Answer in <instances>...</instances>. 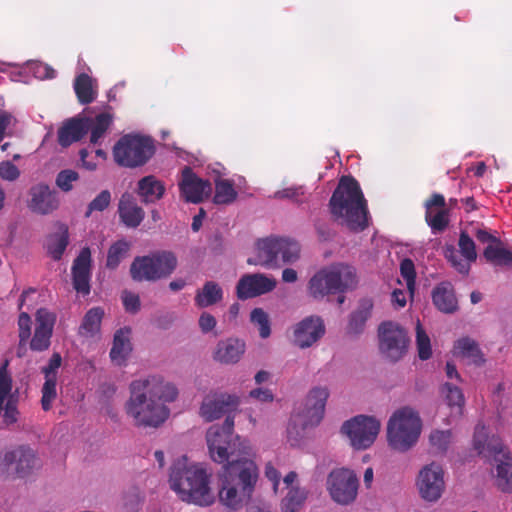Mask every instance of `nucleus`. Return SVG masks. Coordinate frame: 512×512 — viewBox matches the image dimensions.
Instances as JSON below:
<instances>
[{"label": "nucleus", "mask_w": 512, "mask_h": 512, "mask_svg": "<svg viewBox=\"0 0 512 512\" xmlns=\"http://www.w3.org/2000/svg\"><path fill=\"white\" fill-rule=\"evenodd\" d=\"M453 439V433L450 429L433 430L429 436V442L434 448H447Z\"/></svg>", "instance_id": "nucleus-52"}, {"label": "nucleus", "mask_w": 512, "mask_h": 512, "mask_svg": "<svg viewBox=\"0 0 512 512\" xmlns=\"http://www.w3.org/2000/svg\"><path fill=\"white\" fill-rule=\"evenodd\" d=\"M223 299V290L221 286L214 281H207L202 289L198 290L194 301L199 308H206L217 304Z\"/></svg>", "instance_id": "nucleus-33"}, {"label": "nucleus", "mask_w": 512, "mask_h": 512, "mask_svg": "<svg viewBox=\"0 0 512 512\" xmlns=\"http://www.w3.org/2000/svg\"><path fill=\"white\" fill-rule=\"evenodd\" d=\"M18 410L15 402L8 400L4 407L3 419L6 424H13L17 421Z\"/></svg>", "instance_id": "nucleus-59"}, {"label": "nucleus", "mask_w": 512, "mask_h": 512, "mask_svg": "<svg viewBox=\"0 0 512 512\" xmlns=\"http://www.w3.org/2000/svg\"><path fill=\"white\" fill-rule=\"evenodd\" d=\"M420 498L429 503L437 502L445 491L444 469L436 462L423 466L415 482Z\"/></svg>", "instance_id": "nucleus-14"}, {"label": "nucleus", "mask_w": 512, "mask_h": 512, "mask_svg": "<svg viewBox=\"0 0 512 512\" xmlns=\"http://www.w3.org/2000/svg\"><path fill=\"white\" fill-rule=\"evenodd\" d=\"M358 487L359 480L350 469H335L327 478L328 492L331 498L340 505L353 503L358 495Z\"/></svg>", "instance_id": "nucleus-13"}, {"label": "nucleus", "mask_w": 512, "mask_h": 512, "mask_svg": "<svg viewBox=\"0 0 512 512\" xmlns=\"http://www.w3.org/2000/svg\"><path fill=\"white\" fill-rule=\"evenodd\" d=\"M79 174L71 169L60 171L56 177V185L64 192H69L73 188V182L77 181Z\"/></svg>", "instance_id": "nucleus-53"}, {"label": "nucleus", "mask_w": 512, "mask_h": 512, "mask_svg": "<svg viewBox=\"0 0 512 512\" xmlns=\"http://www.w3.org/2000/svg\"><path fill=\"white\" fill-rule=\"evenodd\" d=\"M459 252L465 260L471 264L477 259L476 246L473 239L468 235L467 232L461 231L458 240Z\"/></svg>", "instance_id": "nucleus-45"}, {"label": "nucleus", "mask_w": 512, "mask_h": 512, "mask_svg": "<svg viewBox=\"0 0 512 512\" xmlns=\"http://www.w3.org/2000/svg\"><path fill=\"white\" fill-rule=\"evenodd\" d=\"M276 287V280L264 274H246L240 278L236 286V294L240 300L254 298Z\"/></svg>", "instance_id": "nucleus-21"}, {"label": "nucleus", "mask_w": 512, "mask_h": 512, "mask_svg": "<svg viewBox=\"0 0 512 512\" xmlns=\"http://www.w3.org/2000/svg\"><path fill=\"white\" fill-rule=\"evenodd\" d=\"M300 195L299 189L285 188L274 193L276 199H295Z\"/></svg>", "instance_id": "nucleus-64"}, {"label": "nucleus", "mask_w": 512, "mask_h": 512, "mask_svg": "<svg viewBox=\"0 0 512 512\" xmlns=\"http://www.w3.org/2000/svg\"><path fill=\"white\" fill-rule=\"evenodd\" d=\"M483 256L494 266L512 267V251L505 248L501 240L496 245H487Z\"/></svg>", "instance_id": "nucleus-35"}, {"label": "nucleus", "mask_w": 512, "mask_h": 512, "mask_svg": "<svg viewBox=\"0 0 512 512\" xmlns=\"http://www.w3.org/2000/svg\"><path fill=\"white\" fill-rule=\"evenodd\" d=\"M245 352V343L239 339L221 340L216 346L214 359L223 364L237 363Z\"/></svg>", "instance_id": "nucleus-28"}, {"label": "nucleus", "mask_w": 512, "mask_h": 512, "mask_svg": "<svg viewBox=\"0 0 512 512\" xmlns=\"http://www.w3.org/2000/svg\"><path fill=\"white\" fill-rule=\"evenodd\" d=\"M30 199L28 208L40 215H47L59 207L57 192L51 190L47 184L39 183L29 190Z\"/></svg>", "instance_id": "nucleus-22"}, {"label": "nucleus", "mask_w": 512, "mask_h": 512, "mask_svg": "<svg viewBox=\"0 0 512 512\" xmlns=\"http://www.w3.org/2000/svg\"><path fill=\"white\" fill-rule=\"evenodd\" d=\"M445 198L442 194L434 193L431 197L426 201L425 208L426 212H433V207H438L440 209H445Z\"/></svg>", "instance_id": "nucleus-60"}, {"label": "nucleus", "mask_w": 512, "mask_h": 512, "mask_svg": "<svg viewBox=\"0 0 512 512\" xmlns=\"http://www.w3.org/2000/svg\"><path fill=\"white\" fill-rule=\"evenodd\" d=\"M35 318L36 327L29 346L32 351L43 352L48 350L51 345L56 314L47 308H40L37 310Z\"/></svg>", "instance_id": "nucleus-19"}, {"label": "nucleus", "mask_w": 512, "mask_h": 512, "mask_svg": "<svg viewBox=\"0 0 512 512\" xmlns=\"http://www.w3.org/2000/svg\"><path fill=\"white\" fill-rule=\"evenodd\" d=\"M212 473L202 463L189 462L186 456L174 461L169 485L180 500L198 506H210L215 496L210 487Z\"/></svg>", "instance_id": "nucleus-3"}, {"label": "nucleus", "mask_w": 512, "mask_h": 512, "mask_svg": "<svg viewBox=\"0 0 512 512\" xmlns=\"http://www.w3.org/2000/svg\"><path fill=\"white\" fill-rule=\"evenodd\" d=\"M111 203V192L109 190H102L89 204L85 217H90L95 211H104Z\"/></svg>", "instance_id": "nucleus-50"}, {"label": "nucleus", "mask_w": 512, "mask_h": 512, "mask_svg": "<svg viewBox=\"0 0 512 512\" xmlns=\"http://www.w3.org/2000/svg\"><path fill=\"white\" fill-rule=\"evenodd\" d=\"M238 193L234 188V182L229 179L215 180V194L213 202L217 205H229L237 199Z\"/></svg>", "instance_id": "nucleus-36"}, {"label": "nucleus", "mask_w": 512, "mask_h": 512, "mask_svg": "<svg viewBox=\"0 0 512 512\" xmlns=\"http://www.w3.org/2000/svg\"><path fill=\"white\" fill-rule=\"evenodd\" d=\"M328 397L327 387H314L309 391L303 410L292 415L287 427V439L292 447L300 444L308 430L321 422Z\"/></svg>", "instance_id": "nucleus-6"}, {"label": "nucleus", "mask_w": 512, "mask_h": 512, "mask_svg": "<svg viewBox=\"0 0 512 512\" xmlns=\"http://www.w3.org/2000/svg\"><path fill=\"white\" fill-rule=\"evenodd\" d=\"M240 405V397L225 392H211L205 396L200 407L201 416L208 422L232 414Z\"/></svg>", "instance_id": "nucleus-16"}, {"label": "nucleus", "mask_w": 512, "mask_h": 512, "mask_svg": "<svg viewBox=\"0 0 512 512\" xmlns=\"http://www.w3.org/2000/svg\"><path fill=\"white\" fill-rule=\"evenodd\" d=\"M473 448H503L499 436L491 434L484 425L477 424L473 435Z\"/></svg>", "instance_id": "nucleus-40"}, {"label": "nucleus", "mask_w": 512, "mask_h": 512, "mask_svg": "<svg viewBox=\"0 0 512 512\" xmlns=\"http://www.w3.org/2000/svg\"><path fill=\"white\" fill-rule=\"evenodd\" d=\"M265 476L273 482V489L277 492L280 483V473L271 463H268L265 467Z\"/></svg>", "instance_id": "nucleus-63"}, {"label": "nucleus", "mask_w": 512, "mask_h": 512, "mask_svg": "<svg viewBox=\"0 0 512 512\" xmlns=\"http://www.w3.org/2000/svg\"><path fill=\"white\" fill-rule=\"evenodd\" d=\"M307 492L299 486L289 488L287 494L281 501L282 512H298L305 503Z\"/></svg>", "instance_id": "nucleus-39"}, {"label": "nucleus", "mask_w": 512, "mask_h": 512, "mask_svg": "<svg viewBox=\"0 0 512 512\" xmlns=\"http://www.w3.org/2000/svg\"><path fill=\"white\" fill-rule=\"evenodd\" d=\"M234 431V416L226 417L221 426L215 425L208 429L206 440L208 448H229Z\"/></svg>", "instance_id": "nucleus-27"}, {"label": "nucleus", "mask_w": 512, "mask_h": 512, "mask_svg": "<svg viewBox=\"0 0 512 512\" xmlns=\"http://www.w3.org/2000/svg\"><path fill=\"white\" fill-rule=\"evenodd\" d=\"M444 256L451 263V265L461 274L467 275L470 271V264L461 258L459 252L453 245H446L444 247Z\"/></svg>", "instance_id": "nucleus-46"}, {"label": "nucleus", "mask_w": 512, "mask_h": 512, "mask_svg": "<svg viewBox=\"0 0 512 512\" xmlns=\"http://www.w3.org/2000/svg\"><path fill=\"white\" fill-rule=\"evenodd\" d=\"M476 239L481 243H487L488 245H496L500 243V238L492 235L485 229H477L475 233Z\"/></svg>", "instance_id": "nucleus-61"}, {"label": "nucleus", "mask_w": 512, "mask_h": 512, "mask_svg": "<svg viewBox=\"0 0 512 512\" xmlns=\"http://www.w3.org/2000/svg\"><path fill=\"white\" fill-rule=\"evenodd\" d=\"M425 219L433 232H441L449 224L448 211L446 209H439L436 213L426 212Z\"/></svg>", "instance_id": "nucleus-48"}, {"label": "nucleus", "mask_w": 512, "mask_h": 512, "mask_svg": "<svg viewBox=\"0 0 512 512\" xmlns=\"http://www.w3.org/2000/svg\"><path fill=\"white\" fill-rule=\"evenodd\" d=\"M198 324L202 333L206 334L216 327L217 321L212 314L203 312L199 317Z\"/></svg>", "instance_id": "nucleus-58"}, {"label": "nucleus", "mask_w": 512, "mask_h": 512, "mask_svg": "<svg viewBox=\"0 0 512 512\" xmlns=\"http://www.w3.org/2000/svg\"><path fill=\"white\" fill-rule=\"evenodd\" d=\"M416 347L421 360H428L432 356L431 341L420 321L416 325Z\"/></svg>", "instance_id": "nucleus-44"}, {"label": "nucleus", "mask_w": 512, "mask_h": 512, "mask_svg": "<svg viewBox=\"0 0 512 512\" xmlns=\"http://www.w3.org/2000/svg\"><path fill=\"white\" fill-rule=\"evenodd\" d=\"M374 304L371 298H363L359 301L355 311L349 317L347 333L359 335L364 331L367 320L371 317Z\"/></svg>", "instance_id": "nucleus-29"}, {"label": "nucleus", "mask_w": 512, "mask_h": 512, "mask_svg": "<svg viewBox=\"0 0 512 512\" xmlns=\"http://www.w3.org/2000/svg\"><path fill=\"white\" fill-rule=\"evenodd\" d=\"M422 431V420L419 413L409 406L395 410L390 416L386 435L391 448L413 447Z\"/></svg>", "instance_id": "nucleus-8"}, {"label": "nucleus", "mask_w": 512, "mask_h": 512, "mask_svg": "<svg viewBox=\"0 0 512 512\" xmlns=\"http://www.w3.org/2000/svg\"><path fill=\"white\" fill-rule=\"evenodd\" d=\"M378 331L380 351L393 362L400 360L409 345L406 330L397 323L387 321L379 326Z\"/></svg>", "instance_id": "nucleus-15"}, {"label": "nucleus", "mask_w": 512, "mask_h": 512, "mask_svg": "<svg viewBox=\"0 0 512 512\" xmlns=\"http://www.w3.org/2000/svg\"><path fill=\"white\" fill-rule=\"evenodd\" d=\"M177 263V257L173 252L155 251L135 257L130 265V275L137 282H154L169 277L176 269Z\"/></svg>", "instance_id": "nucleus-9"}, {"label": "nucleus", "mask_w": 512, "mask_h": 512, "mask_svg": "<svg viewBox=\"0 0 512 512\" xmlns=\"http://www.w3.org/2000/svg\"><path fill=\"white\" fill-rule=\"evenodd\" d=\"M131 333V328L125 326L116 330L114 334L109 355L112 362L119 366L125 364L128 356L132 352Z\"/></svg>", "instance_id": "nucleus-26"}, {"label": "nucleus", "mask_w": 512, "mask_h": 512, "mask_svg": "<svg viewBox=\"0 0 512 512\" xmlns=\"http://www.w3.org/2000/svg\"><path fill=\"white\" fill-rule=\"evenodd\" d=\"M69 244L68 228L66 226L61 227L59 233H55L49 236L47 240L48 254L55 261L62 258L64 251Z\"/></svg>", "instance_id": "nucleus-38"}, {"label": "nucleus", "mask_w": 512, "mask_h": 512, "mask_svg": "<svg viewBox=\"0 0 512 512\" xmlns=\"http://www.w3.org/2000/svg\"><path fill=\"white\" fill-rule=\"evenodd\" d=\"M400 272L404 280L406 281L407 288L410 292H413L415 286V266L411 259L405 258L400 264Z\"/></svg>", "instance_id": "nucleus-54"}, {"label": "nucleus", "mask_w": 512, "mask_h": 512, "mask_svg": "<svg viewBox=\"0 0 512 512\" xmlns=\"http://www.w3.org/2000/svg\"><path fill=\"white\" fill-rule=\"evenodd\" d=\"M249 396L261 402L273 401V394L269 389L256 388L250 391Z\"/></svg>", "instance_id": "nucleus-62"}, {"label": "nucleus", "mask_w": 512, "mask_h": 512, "mask_svg": "<svg viewBox=\"0 0 512 512\" xmlns=\"http://www.w3.org/2000/svg\"><path fill=\"white\" fill-rule=\"evenodd\" d=\"M130 250V243L126 240H118L113 243L107 253L106 267L114 270L121 261L127 256Z\"/></svg>", "instance_id": "nucleus-42"}, {"label": "nucleus", "mask_w": 512, "mask_h": 512, "mask_svg": "<svg viewBox=\"0 0 512 512\" xmlns=\"http://www.w3.org/2000/svg\"><path fill=\"white\" fill-rule=\"evenodd\" d=\"M31 317L26 312H21L18 317V330L20 339V348H25L31 336Z\"/></svg>", "instance_id": "nucleus-51"}, {"label": "nucleus", "mask_w": 512, "mask_h": 512, "mask_svg": "<svg viewBox=\"0 0 512 512\" xmlns=\"http://www.w3.org/2000/svg\"><path fill=\"white\" fill-rule=\"evenodd\" d=\"M181 197L189 203H200L211 192V184L196 175L190 166L181 170V179L178 183Z\"/></svg>", "instance_id": "nucleus-18"}, {"label": "nucleus", "mask_w": 512, "mask_h": 512, "mask_svg": "<svg viewBox=\"0 0 512 512\" xmlns=\"http://www.w3.org/2000/svg\"><path fill=\"white\" fill-rule=\"evenodd\" d=\"M432 300L441 312L453 313L457 310V299L452 285L448 282H442L433 289Z\"/></svg>", "instance_id": "nucleus-31"}, {"label": "nucleus", "mask_w": 512, "mask_h": 512, "mask_svg": "<svg viewBox=\"0 0 512 512\" xmlns=\"http://www.w3.org/2000/svg\"><path fill=\"white\" fill-rule=\"evenodd\" d=\"M73 87L76 97L82 105L90 104L97 98L96 80L86 73H81L75 78Z\"/></svg>", "instance_id": "nucleus-32"}, {"label": "nucleus", "mask_w": 512, "mask_h": 512, "mask_svg": "<svg viewBox=\"0 0 512 512\" xmlns=\"http://www.w3.org/2000/svg\"><path fill=\"white\" fill-rule=\"evenodd\" d=\"M486 456L493 468L495 487L502 493L512 494V456L508 450H488Z\"/></svg>", "instance_id": "nucleus-17"}, {"label": "nucleus", "mask_w": 512, "mask_h": 512, "mask_svg": "<svg viewBox=\"0 0 512 512\" xmlns=\"http://www.w3.org/2000/svg\"><path fill=\"white\" fill-rule=\"evenodd\" d=\"M211 459L222 465L219 501L231 510H240L252 498L260 479L256 462L242 450H210Z\"/></svg>", "instance_id": "nucleus-2"}, {"label": "nucleus", "mask_w": 512, "mask_h": 512, "mask_svg": "<svg viewBox=\"0 0 512 512\" xmlns=\"http://www.w3.org/2000/svg\"><path fill=\"white\" fill-rule=\"evenodd\" d=\"M332 218L352 232L365 230L368 223V205L358 181L342 176L329 200Z\"/></svg>", "instance_id": "nucleus-4"}, {"label": "nucleus", "mask_w": 512, "mask_h": 512, "mask_svg": "<svg viewBox=\"0 0 512 512\" xmlns=\"http://www.w3.org/2000/svg\"><path fill=\"white\" fill-rule=\"evenodd\" d=\"M105 315L102 307H93L89 309L79 327V334L85 337H94L100 332L101 323Z\"/></svg>", "instance_id": "nucleus-34"}, {"label": "nucleus", "mask_w": 512, "mask_h": 512, "mask_svg": "<svg viewBox=\"0 0 512 512\" xmlns=\"http://www.w3.org/2000/svg\"><path fill=\"white\" fill-rule=\"evenodd\" d=\"M251 322L258 326L261 338H268L271 334V327L268 314L262 308H254L250 314Z\"/></svg>", "instance_id": "nucleus-47"}, {"label": "nucleus", "mask_w": 512, "mask_h": 512, "mask_svg": "<svg viewBox=\"0 0 512 512\" xmlns=\"http://www.w3.org/2000/svg\"><path fill=\"white\" fill-rule=\"evenodd\" d=\"M121 298L126 312L135 314L140 310L141 303L137 294L125 290L123 291Z\"/></svg>", "instance_id": "nucleus-55"}, {"label": "nucleus", "mask_w": 512, "mask_h": 512, "mask_svg": "<svg viewBox=\"0 0 512 512\" xmlns=\"http://www.w3.org/2000/svg\"><path fill=\"white\" fill-rule=\"evenodd\" d=\"M154 153L155 147L152 139L139 135H124L113 148L115 162L128 168L146 164Z\"/></svg>", "instance_id": "nucleus-10"}, {"label": "nucleus", "mask_w": 512, "mask_h": 512, "mask_svg": "<svg viewBox=\"0 0 512 512\" xmlns=\"http://www.w3.org/2000/svg\"><path fill=\"white\" fill-rule=\"evenodd\" d=\"M57 378H45V382L42 387V398L41 405L44 411H49L52 407L53 401L56 399Z\"/></svg>", "instance_id": "nucleus-49"}, {"label": "nucleus", "mask_w": 512, "mask_h": 512, "mask_svg": "<svg viewBox=\"0 0 512 512\" xmlns=\"http://www.w3.org/2000/svg\"><path fill=\"white\" fill-rule=\"evenodd\" d=\"M325 334V325L319 316H308L297 323L293 330V341L301 349L309 348Z\"/></svg>", "instance_id": "nucleus-20"}, {"label": "nucleus", "mask_w": 512, "mask_h": 512, "mask_svg": "<svg viewBox=\"0 0 512 512\" xmlns=\"http://www.w3.org/2000/svg\"><path fill=\"white\" fill-rule=\"evenodd\" d=\"M441 393L447 405L452 409H456L457 414H461L465 402L461 389L451 383H445L441 387Z\"/></svg>", "instance_id": "nucleus-43"}, {"label": "nucleus", "mask_w": 512, "mask_h": 512, "mask_svg": "<svg viewBox=\"0 0 512 512\" xmlns=\"http://www.w3.org/2000/svg\"><path fill=\"white\" fill-rule=\"evenodd\" d=\"M356 269L348 264L336 263L317 271L309 280L310 297L322 300L328 295L343 294L357 286Z\"/></svg>", "instance_id": "nucleus-5"}, {"label": "nucleus", "mask_w": 512, "mask_h": 512, "mask_svg": "<svg viewBox=\"0 0 512 512\" xmlns=\"http://www.w3.org/2000/svg\"><path fill=\"white\" fill-rule=\"evenodd\" d=\"M118 213L122 223L129 228L138 227L145 217L144 210L128 192L122 194L119 200Z\"/></svg>", "instance_id": "nucleus-24"}, {"label": "nucleus", "mask_w": 512, "mask_h": 512, "mask_svg": "<svg viewBox=\"0 0 512 512\" xmlns=\"http://www.w3.org/2000/svg\"><path fill=\"white\" fill-rule=\"evenodd\" d=\"M137 193L143 203H155L164 196L165 185L154 175H148L138 181Z\"/></svg>", "instance_id": "nucleus-30"}, {"label": "nucleus", "mask_w": 512, "mask_h": 512, "mask_svg": "<svg viewBox=\"0 0 512 512\" xmlns=\"http://www.w3.org/2000/svg\"><path fill=\"white\" fill-rule=\"evenodd\" d=\"M91 251L81 249L72 266V284L77 293L86 296L90 293Z\"/></svg>", "instance_id": "nucleus-23"}, {"label": "nucleus", "mask_w": 512, "mask_h": 512, "mask_svg": "<svg viewBox=\"0 0 512 512\" xmlns=\"http://www.w3.org/2000/svg\"><path fill=\"white\" fill-rule=\"evenodd\" d=\"M300 257L297 241L284 237H267L256 242V256L249 258L250 265L278 268L282 264H292Z\"/></svg>", "instance_id": "nucleus-7"}, {"label": "nucleus", "mask_w": 512, "mask_h": 512, "mask_svg": "<svg viewBox=\"0 0 512 512\" xmlns=\"http://www.w3.org/2000/svg\"><path fill=\"white\" fill-rule=\"evenodd\" d=\"M454 349L456 354L471 359L473 363L477 365L485 361L478 344L469 337L458 339L454 345Z\"/></svg>", "instance_id": "nucleus-37"}, {"label": "nucleus", "mask_w": 512, "mask_h": 512, "mask_svg": "<svg viewBox=\"0 0 512 512\" xmlns=\"http://www.w3.org/2000/svg\"><path fill=\"white\" fill-rule=\"evenodd\" d=\"M85 119L88 120L89 131L91 132L90 142L97 144L111 126L112 116L104 112L98 114L94 119Z\"/></svg>", "instance_id": "nucleus-41"}, {"label": "nucleus", "mask_w": 512, "mask_h": 512, "mask_svg": "<svg viewBox=\"0 0 512 512\" xmlns=\"http://www.w3.org/2000/svg\"><path fill=\"white\" fill-rule=\"evenodd\" d=\"M20 176V171L16 165L10 161L0 163V177L7 181H15Z\"/></svg>", "instance_id": "nucleus-56"}, {"label": "nucleus", "mask_w": 512, "mask_h": 512, "mask_svg": "<svg viewBox=\"0 0 512 512\" xmlns=\"http://www.w3.org/2000/svg\"><path fill=\"white\" fill-rule=\"evenodd\" d=\"M89 131L88 120L85 118H71L58 130V142L62 147L81 140Z\"/></svg>", "instance_id": "nucleus-25"}, {"label": "nucleus", "mask_w": 512, "mask_h": 512, "mask_svg": "<svg viewBox=\"0 0 512 512\" xmlns=\"http://www.w3.org/2000/svg\"><path fill=\"white\" fill-rule=\"evenodd\" d=\"M62 357L59 353H54L47 366L42 368L45 378H57V370L61 366Z\"/></svg>", "instance_id": "nucleus-57"}, {"label": "nucleus", "mask_w": 512, "mask_h": 512, "mask_svg": "<svg viewBox=\"0 0 512 512\" xmlns=\"http://www.w3.org/2000/svg\"><path fill=\"white\" fill-rule=\"evenodd\" d=\"M380 428L381 423L376 417L361 414L346 420L341 426V432L349 438L353 448H370Z\"/></svg>", "instance_id": "nucleus-11"}, {"label": "nucleus", "mask_w": 512, "mask_h": 512, "mask_svg": "<svg viewBox=\"0 0 512 512\" xmlns=\"http://www.w3.org/2000/svg\"><path fill=\"white\" fill-rule=\"evenodd\" d=\"M40 467L34 450H10L0 460V474L5 479L25 478Z\"/></svg>", "instance_id": "nucleus-12"}, {"label": "nucleus", "mask_w": 512, "mask_h": 512, "mask_svg": "<svg viewBox=\"0 0 512 512\" xmlns=\"http://www.w3.org/2000/svg\"><path fill=\"white\" fill-rule=\"evenodd\" d=\"M130 396L125 410L133 419L134 425L143 428H158L170 416L167 403L178 396L176 386L160 375H150L132 381L129 385Z\"/></svg>", "instance_id": "nucleus-1"}]
</instances>
